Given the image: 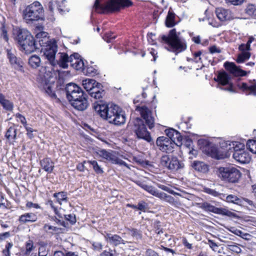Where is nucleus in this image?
<instances>
[{
	"label": "nucleus",
	"mask_w": 256,
	"mask_h": 256,
	"mask_svg": "<svg viewBox=\"0 0 256 256\" xmlns=\"http://www.w3.org/2000/svg\"><path fill=\"white\" fill-rule=\"evenodd\" d=\"M94 108L102 118L108 120L110 123L121 125L126 122L124 112L116 104H106L100 102V103H95Z\"/></svg>",
	"instance_id": "obj_1"
},
{
	"label": "nucleus",
	"mask_w": 256,
	"mask_h": 256,
	"mask_svg": "<svg viewBox=\"0 0 256 256\" xmlns=\"http://www.w3.org/2000/svg\"><path fill=\"white\" fill-rule=\"evenodd\" d=\"M160 42L166 44L165 48L168 50L176 54H178L186 48L185 41L178 36L175 29L171 30L168 36H162Z\"/></svg>",
	"instance_id": "obj_2"
},
{
	"label": "nucleus",
	"mask_w": 256,
	"mask_h": 256,
	"mask_svg": "<svg viewBox=\"0 0 256 256\" xmlns=\"http://www.w3.org/2000/svg\"><path fill=\"white\" fill-rule=\"evenodd\" d=\"M44 10L40 2H34L27 6L23 11V18L28 23H32L42 19L44 17Z\"/></svg>",
	"instance_id": "obj_3"
},
{
	"label": "nucleus",
	"mask_w": 256,
	"mask_h": 256,
	"mask_svg": "<svg viewBox=\"0 0 256 256\" xmlns=\"http://www.w3.org/2000/svg\"><path fill=\"white\" fill-rule=\"evenodd\" d=\"M41 47L40 51L43 53L45 58L52 66H56L60 64V54L62 52H59L56 56V53L58 51V46L54 40L40 46Z\"/></svg>",
	"instance_id": "obj_4"
},
{
	"label": "nucleus",
	"mask_w": 256,
	"mask_h": 256,
	"mask_svg": "<svg viewBox=\"0 0 256 256\" xmlns=\"http://www.w3.org/2000/svg\"><path fill=\"white\" fill-rule=\"evenodd\" d=\"M130 5L132 2L130 0H96L94 7L96 10L114 12Z\"/></svg>",
	"instance_id": "obj_5"
},
{
	"label": "nucleus",
	"mask_w": 256,
	"mask_h": 256,
	"mask_svg": "<svg viewBox=\"0 0 256 256\" xmlns=\"http://www.w3.org/2000/svg\"><path fill=\"white\" fill-rule=\"evenodd\" d=\"M56 80V78L51 72H46L44 74L40 75L38 86L50 97L56 98V94L53 91Z\"/></svg>",
	"instance_id": "obj_6"
},
{
	"label": "nucleus",
	"mask_w": 256,
	"mask_h": 256,
	"mask_svg": "<svg viewBox=\"0 0 256 256\" xmlns=\"http://www.w3.org/2000/svg\"><path fill=\"white\" fill-rule=\"evenodd\" d=\"M78 54L75 53L68 56L66 53H62L60 54V66L64 68H68V64L70 66L76 70H83L84 63Z\"/></svg>",
	"instance_id": "obj_7"
},
{
	"label": "nucleus",
	"mask_w": 256,
	"mask_h": 256,
	"mask_svg": "<svg viewBox=\"0 0 256 256\" xmlns=\"http://www.w3.org/2000/svg\"><path fill=\"white\" fill-rule=\"evenodd\" d=\"M229 148L226 150H231L233 152V158L237 162L242 163H248L250 160V156L248 152L244 149V146L236 142H228Z\"/></svg>",
	"instance_id": "obj_8"
},
{
	"label": "nucleus",
	"mask_w": 256,
	"mask_h": 256,
	"mask_svg": "<svg viewBox=\"0 0 256 256\" xmlns=\"http://www.w3.org/2000/svg\"><path fill=\"white\" fill-rule=\"evenodd\" d=\"M219 177L224 181L236 183L241 176L240 170L234 166L220 167Z\"/></svg>",
	"instance_id": "obj_9"
},
{
	"label": "nucleus",
	"mask_w": 256,
	"mask_h": 256,
	"mask_svg": "<svg viewBox=\"0 0 256 256\" xmlns=\"http://www.w3.org/2000/svg\"><path fill=\"white\" fill-rule=\"evenodd\" d=\"M160 164L162 167L172 172L178 171L184 167V163L177 157L167 154L161 157Z\"/></svg>",
	"instance_id": "obj_10"
},
{
	"label": "nucleus",
	"mask_w": 256,
	"mask_h": 256,
	"mask_svg": "<svg viewBox=\"0 0 256 256\" xmlns=\"http://www.w3.org/2000/svg\"><path fill=\"white\" fill-rule=\"evenodd\" d=\"M229 141H228L222 144V147L226 148L224 149V150H218L215 146H211L207 150L208 154L216 160H222L229 157L231 150H226L229 148Z\"/></svg>",
	"instance_id": "obj_11"
},
{
	"label": "nucleus",
	"mask_w": 256,
	"mask_h": 256,
	"mask_svg": "<svg viewBox=\"0 0 256 256\" xmlns=\"http://www.w3.org/2000/svg\"><path fill=\"white\" fill-rule=\"evenodd\" d=\"M134 130L138 138L144 139L148 142L151 140L150 134L147 130L146 126L141 118H137L135 120Z\"/></svg>",
	"instance_id": "obj_12"
},
{
	"label": "nucleus",
	"mask_w": 256,
	"mask_h": 256,
	"mask_svg": "<svg viewBox=\"0 0 256 256\" xmlns=\"http://www.w3.org/2000/svg\"><path fill=\"white\" fill-rule=\"evenodd\" d=\"M156 144L160 150L167 153L172 152L174 142L166 136H160L156 141Z\"/></svg>",
	"instance_id": "obj_13"
},
{
	"label": "nucleus",
	"mask_w": 256,
	"mask_h": 256,
	"mask_svg": "<svg viewBox=\"0 0 256 256\" xmlns=\"http://www.w3.org/2000/svg\"><path fill=\"white\" fill-rule=\"evenodd\" d=\"M20 50L24 52L26 54H30L36 50H39L38 44L32 36H29L24 42L19 44Z\"/></svg>",
	"instance_id": "obj_14"
},
{
	"label": "nucleus",
	"mask_w": 256,
	"mask_h": 256,
	"mask_svg": "<svg viewBox=\"0 0 256 256\" xmlns=\"http://www.w3.org/2000/svg\"><path fill=\"white\" fill-rule=\"evenodd\" d=\"M136 110L140 113L142 117L145 120L149 128H153L154 126V119L152 116V111L145 106H138Z\"/></svg>",
	"instance_id": "obj_15"
},
{
	"label": "nucleus",
	"mask_w": 256,
	"mask_h": 256,
	"mask_svg": "<svg viewBox=\"0 0 256 256\" xmlns=\"http://www.w3.org/2000/svg\"><path fill=\"white\" fill-rule=\"evenodd\" d=\"M66 90L67 98L70 102L74 98H76V97L78 95L82 96L83 92V91L80 86L72 83L66 84Z\"/></svg>",
	"instance_id": "obj_16"
},
{
	"label": "nucleus",
	"mask_w": 256,
	"mask_h": 256,
	"mask_svg": "<svg viewBox=\"0 0 256 256\" xmlns=\"http://www.w3.org/2000/svg\"><path fill=\"white\" fill-rule=\"evenodd\" d=\"M14 39L18 44H22L32 36V34L27 30L24 28H16L14 30Z\"/></svg>",
	"instance_id": "obj_17"
},
{
	"label": "nucleus",
	"mask_w": 256,
	"mask_h": 256,
	"mask_svg": "<svg viewBox=\"0 0 256 256\" xmlns=\"http://www.w3.org/2000/svg\"><path fill=\"white\" fill-rule=\"evenodd\" d=\"M105 240L109 244L114 246H118L120 244H126L124 241L120 236L118 234H113L110 233L105 232L103 234Z\"/></svg>",
	"instance_id": "obj_18"
},
{
	"label": "nucleus",
	"mask_w": 256,
	"mask_h": 256,
	"mask_svg": "<svg viewBox=\"0 0 256 256\" xmlns=\"http://www.w3.org/2000/svg\"><path fill=\"white\" fill-rule=\"evenodd\" d=\"M224 66L225 68L230 73L237 76H245L247 74V72L240 68L236 66L234 63L226 62Z\"/></svg>",
	"instance_id": "obj_19"
},
{
	"label": "nucleus",
	"mask_w": 256,
	"mask_h": 256,
	"mask_svg": "<svg viewBox=\"0 0 256 256\" xmlns=\"http://www.w3.org/2000/svg\"><path fill=\"white\" fill-rule=\"evenodd\" d=\"M216 14L217 18L222 22L228 20L232 18L231 11L222 8H218L216 10Z\"/></svg>",
	"instance_id": "obj_20"
},
{
	"label": "nucleus",
	"mask_w": 256,
	"mask_h": 256,
	"mask_svg": "<svg viewBox=\"0 0 256 256\" xmlns=\"http://www.w3.org/2000/svg\"><path fill=\"white\" fill-rule=\"evenodd\" d=\"M135 183L138 185L139 186L143 188L144 190L152 194L154 196H155L157 198H159L161 192H159L157 189L152 186L147 185L143 182L136 180L134 182Z\"/></svg>",
	"instance_id": "obj_21"
},
{
	"label": "nucleus",
	"mask_w": 256,
	"mask_h": 256,
	"mask_svg": "<svg viewBox=\"0 0 256 256\" xmlns=\"http://www.w3.org/2000/svg\"><path fill=\"white\" fill-rule=\"evenodd\" d=\"M38 218L36 214L28 212L22 214L19 217L18 220L20 223L25 224L28 222H34L37 220Z\"/></svg>",
	"instance_id": "obj_22"
},
{
	"label": "nucleus",
	"mask_w": 256,
	"mask_h": 256,
	"mask_svg": "<svg viewBox=\"0 0 256 256\" xmlns=\"http://www.w3.org/2000/svg\"><path fill=\"white\" fill-rule=\"evenodd\" d=\"M158 198L161 200L166 201L175 207H178L181 205V203L178 199H175L172 196L168 195L163 192H161Z\"/></svg>",
	"instance_id": "obj_23"
},
{
	"label": "nucleus",
	"mask_w": 256,
	"mask_h": 256,
	"mask_svg": "<svg viewBox=\"0 0 256 256\" xmlns=\"http://www.w3.org/2000/svg\"><path fill=\"white\" fill-rule=\"evenodd\" d=\"M239 88L246 95H254L256 96V83L248 86L245 82H242L239 85Z\"/></svg>",
	"instance_id": "obj_24"
},
{
	"label": "nucleus",
	"mask_w": 256,
	"mask_h": 256,
	"mask_svg": "<svg viewBox=\"0 0 256 256\" xmlns=\"http://www.w3.org/2000/svg\"><path fill=\"white\" fill-rule=\"evenodd\" d=\"M70 104L74 108L80 111L86 110L88 106L87 98H83V99L78 100H75V102H71Z\"/></svg>",
	"instance_id": "obj_25"
},
{
	"label": "nucleus",
	"mask_w": 256,
	"mask_h": 256,
	"mask_svg": "<svg viewBox=\"0 0 256 256\" xmlns=\"http://www.w3.org/2000/svg\"><path fill=\"white\" fill-rule=\"evenodd\" d=\"M40 165L42 168L48 173H51L54 168V162L50 158H44L40 161Z\"/></svg>",
	"instance_id": "obj_26"
},
{
	"label": "nucleus",
	"mask_w": 256,
	"mask_h": 256,
	"mask_svg": "<svg viewBox=\"0 0 256 256\" xmlns=\"http://www.w3.org/2000/svg\"><path fill=\"white\" fill-rule=\"evenodd\" d=\"M192 166L195 170L202 172H206L208 170V165L201 161H194L192 164Z\"/></svg>",
	"instance_id": "obj_27"
},
{
	"label": "nucleus",
	"mask_w": 256,
	"mask_h": 256,
	"mask_svg": "<svg viewBox=\"0 0 256 256\" xmlns=\"http://www.w3.org/2000/svg\"><path fill=\"white\" fill-rule=\"evenodd\" d=\"M36 39L38 40L40 46L48 44L52 41L49 39L48 34L44 32H41L36 35Z\"/></svg>",
	"instance_id": "obj_28"
},
{
	"label": "nucleus",
	"mask_w": 256,
	"mask_h": 256,
	"mask_svg": "<svg viewBox=\"0 0 256 256\" xmlns=\"http://www.w3.org/2000/svg\"><path fill=\"white\" fill-rule=\"evenodd\" d=\"M0 104L4 108L8 111H12L13 110L14 104L12 102L5 98L4 96L0 93Z\"/></svg>",
	"instance_id": "obj_29"
},
{
	"label": "nucleus",
	"mask_w": 256,
	"mask_h": 256,
	"mask_svg": "<svg viewBox=\"0 0 256 256\" xmlns=\"http://www.w3.org/2000/svg\"><path fill=\"white\" fill-rule=\"evenodd\" d=\"M175 18V14L169 10L166 20V26L168 28L174 26L176 24Z\"/></svg>",
	"instance_id": "obj_30"
},
{
	"label": "nucleus",
	"mask_w": 256,
	"mask_h": 256,
	"mask_svg": "<svg viewBox=\"0 0 256 256\" xmlns=\"http://www.w3.org/2000/svg\"><path fill=\"white\" fill-rule=\"evenodd\" d=\"M40 56L36 55H33L31 56L28 60V64L34 68H36L40 66Z\"/></svg>",
	"instance_id": "obj_31"
},
{
	"label": "nucleus",
	"mask_w": 256,
	"mask_h": 256,
	"mask_svg": "<svg viewBox=\"0 0 256 256\" xmlns=\"http://www.w3.org/2000/svg\"><path fill=\"white\" fill-rule=\"evenodd\" d=\"M97 153L100 157H102L107 161L112 162L114 155L111 152H108L105 150H98Z\"/></svg>",
	"instance_id": "obj_32"
},
{
	"label": "nucleus",
	"mask_w": 256,
	"mask_h": 256,
	"mask_svg": "<svg viewBox=\"0 0 256 256\" xmlns=\"http://www.w3.org/2000/svg\"><path fill=\"white\" fill-rule=\"evenodd\" d=\"M96 81L94 79L87 78L82 80V86L88 92L94 88V86L96 84Z\"/></svg>",
	"instance_id": "obj_33"
},
{
	"label": "nucleus",
	"mask_w": 256,
	"mask_h": 256,
	"mask_svg": "<svg viewBox=\"0 0 256 256\" xmlns=\"http://www.w3.org/2000/svg\"><path fill=\"white\" fill-rule=\"evenodd\" d=\"M16 136V130L14 126L10 127L6 130L5 136L8 140H15Z\"/></svg>",
	"instance_id": "obj_34"
},
{
	"label": "nucleus",
	"mask_w": 256,
	"mask_h": 256,
	"mask_svg": "<svg viewBox=\"0 0 256 256\" xmlns=\"http://www.w3.org/2000/svg\"><path fill=\"white\" fill-rule=\"evenodd\" d=\"M7 56L12 64H16L18 66L20 65V60L17 58L14 54L12 52V50H7Z\"/></svg>",
	"instance_id": "obj_35"
},
{
	"label": "nucleus",
	"mask_w": 256,
	"mask_h": 256,
	"mask_svg": "<svg viewBox=\"0 0 256 256\" xmlns=\"http://www.w3.org/2000/svg\"><path fill=\"white\" fill-rule=\"evenodd\" d=\"M54 196L56 198L57 202L62 204V202H68L67 193L64 192H56L54 194Z\"/></svg>",
	"instance_id": "obj_36"
},
{
	"label": "nucleus",
	"mask_w": 256,
	"mask_h": 256,
	"mask_svg": "<svg viewBox=\"0 0 256 256\" xmlns=\"http://www.w3.org/2000/svg\"><path fill=\"white\" fill-rule=\"evenodd\" d=\"M218 79L221 84L224 86L228 84L230 76L226 72H222L218 74Z\"/></svg>",
	"instance_id": "obj_37"
},
{
	"label": "nucleus",
	"mask_w": 256,
	"mask_h": 256,
	"mask_svg": "<svg viewBox=\"0 0 256 256\" xmlns=\"http://www.w3.org/2000/svg\"><path fill=\"white\" fill-rule=\"evenodd\" d=\"M226 200L228 202H232L234 204L241 205L242 204V199L239 198L234 194H230L226 197Z\"/></svg>",
	"instance_id": "obj_38"
},
{
	"label": "nucleus",
	"mask_w": 256,
	"mask_h": 256,
	"mask_svg": "<svg viewBox=\"0 0 256 256\" xmlns=\"http://www.w3.org/2000/svg\"><path fill=\"white\" fill-rule=\"evenodd\" d=\"M44 230L46 232L52 234H58L60 232L61 228L56 226H50L48 224H45L44 226Z\"/></svg>",
	"instance_id": "obj_39"
},
{
	"label": "nucleus",
	"mask_w": 256,
	"mask_h": 256,
	"mask_svg": "<svg viewBox=\"0 0 256 256\" xmlns=\"http://www.w3.org/2000/svg\"><path fill=\"white\" fill-rule=\"evenodd\" d=\"M250 56V54L248 52H242L238 56L236 62L238 63H242L244 61L248 60Z\"/></svg>",
	"instance_id": "obj_40"
},
{
	"label": "nucleus",
	"mask_w": 256,
	"mask_h": 256,
	"mask_svg": "<svg viewBox=\"0 0 256 256\" xmlns=\"http://www.w3.org/2000/svg\"><path fill=\"white\" fill-rule=\"evenodd\" d=\"M226 248L229 250L236 254H240L242 252V249L237 244L231 242L230 244L226 245Z\"/></svg>",
	"instance_id": "obj_41"
},
{
	"label": "nucleus",
	"mask_w": 256,
	"mask_h": 256,
	"mask_svg": "<svg viewBox=\"0 0 256 256\" xmlns=\"http://www.w3.org/2000/svg\"><path fill=\"white\" fill-rule=\"evenodd\" d=\"M201 208L204 210H205L212 212L214 213L218 212L217 208L207 202L202 203L201 205Z\"/></svg>",
	"instance_id": "obj_42"
},
{
	"label": "nucleus",
	"mask_w": 256,
	"mask_h": 256,
	"mask_svg": "<svg viewBox=\"0 0 256 256\" xmlns=\"http://www.w3.org/2000/svg\"><path fill=\"white\" fill-rule=\"evenodd\" d=\"M128 234L136 240L141 239L142 238V232L135 228L129 229Z\"/></svg>",
	"instance_id": "obj_43"
},
{
	"label": "nucleus",
	"mask_w": 256,
	"mask_h": 256,
	"mask_svg": "<svg viewBox=\"0 0 256 256\" xmlns=\"http://www.w3.org/2000/svg\"><path fill=\"white\" fill-rule=\"evenodd\" d=\"M245 12L250 16H256V6L254 4H248L246 8Z\"/></svg>",
	"instance_id": "obj_44"
},
{
	"label": "nucleus",
	"mask_w": 256,
	"mask_h": 256,
	"mask_svg": "<svg viewBox=\"0 0 256 256\" xmlns=\"http://www.w3.org/2000/svg\"><path fill=\"white\" fill-rule=\"evenodd\" d=\"M174 134H174V137H172V138L170 139V140H172V142H174V146H178L181 144L182 137L180 135V134L177 130L176 131Z\"/></svg>",
	"instance_id": "obj_45"
},
{
	"label": "nucleus",
	"mask_w": 256,
	"mask_h": 256,
	"mask_svg": "<svg viewBox=\"0 0 256 256\" xmlns=\"http://www.w3.org/2000/svg\"><path fill=\"white\" fill-rule=\"evenodd\" d=\"M89 163L92 166L94 172L98 174H102L104 171L102 168L98 164V162L96 160L89 161Z\"/></svg>",
	"instance_id": "obj_46"
},
{
	"label": "nucleus",
	"mask_w": 256,
	"mask_h": 256,
	"mask_svg": "<svg viewBox=\"0 0 256 256\" xmlns=\"http://www.w3.org/2000/svg\"><path fill=\"white\" fill-rule=\"evenodd\" d=\"M248 148L252 152L256 154V140H248L246 144Z\"/></svg>",
	"instance_id": "obj_47"
},
{
	"label": "nucleus",
	"mask_w": 256,
	"mask_h": 256,
	"mask_svg": "<svg viewBox=\"0 0 256 256\" xmlns=\"http://www.w3.org/2000/svg\"><path fill=\"white\" fill-rule=\"evenodd\" d=\"M26 255H28L34 249V242L32 240H29L26 242Z\"/></svg>",
	"instance_id": "obj_48"
},
{
	"label": "nucleus",
	"mask_w": 256,
	"mask_h": 256,
	"mask_svg": "<svg viewBox=\"0 0 256 256\" xmlns=\"http://www.w3.org/2000/svg\"><path fill=\"white\" fill-rule=\"evenodd\" d=\"M174 196H178L182 198H186L187 200H190V198H192V195L186 191H184L182 192H178L174 191V194H173Z\"/></svg>",
	"instance_id": "obj_49"
},
{
	"label": "nucleus",
	"mask_w": 256,
	"mask_h": 256,
	"mask_svg": "<svg viewBox=\"0 0 256 256\" xmlns=\"http://www.w3.org/2000/svg\"><path fill=\"white\" fill-rule=\"evenodd\" d=\"M13 246V244L11 242H8L6 246V248L2 250L3 256H10V250Z\"/></svg>",
	"instance_id": "obj_50"
},
{
	"label": "nucleus",
	"mask_w": 256,
	"mask_h": 256,
	"mask_svg": "<svg viewBox=\"0 0 256 256\" xmlns=\"http://www.w3.org/2000/svg\"><path fill=\"white\" fill-rule=\"evenodd\" d=\"M101 86L102 85L96 82V84L94 86V88H92L88 92L89 94L91 96L102 90L101 89H100Z\"/></svg>",
	"instance_id": "obj_51"
},
{
	"label": "nucleus",
	"mask_w": 256,
	"mask_h": 256,
	"mask_svg": "<svg viewBox=\"0 0 256 256\" xmlns=\"http://www.w3.org/2000/svg\"><path fill=\"white\" fill-rule=\"evenodd\" d=\"M118 254L115 250L110 249L109 250H104L101 254L100 256H118Z\"/></svg>",
	"instance_id": "obj_52"
},
{
	"label": "nucleus",
	"mask_w": 256,
	"mask_h": 256,
	"mask_svg": "<svg viewBox=\"0 0 256 256\" xmlns=\"http://www.w3.org/2000/svg\"><path fill=\"white\" fill-rule=\"evenodd\" d=\"M137 209L142 212H146L148 210V204L144 201H142L138 204Z\"/></svg>",
	"instance_id": "obj_53"
},
{
	"label": "nucleus",
	"mask_w": 256,
	"mask_h": 256,
	"mask_svg": "<svg viewBox=\"0 0 256 256\" xmlns=\"http://www.w3.org/2000/svg\"><path fill=\"white\" fill-rule=\"evenodd\" d=\"M112 163L115 164H118L120 166H124L126 167H128V164H126V162L123 161L122 160L117 158L114 155V156Z\"/></svg>",
	"instance_id": "obj_54"
},
{
	"label": "nucleus",
	"mask_w": 256,
	"mask_h": 256,
	"mask_svg": "<svg viewBox=\"0 0 256 256\" xmlns=\"http://www.w3.org/2000/svg\"><path fill=\"white\" fill-rule=\"evenodd\" d=\"M58 6V2L56 1H50L48 4V10L52 12H54L55 10H56Z\"/></svg>",
	"instance_id": "obj_55"
},
{
	"label": "nucleus",
	"mask_w": 256,
	"mask_h": 256,
	"mask_svg": "<svg viewBox=\"0 0 256 256\" xmlns=\"http://www.w3.org/2000/svg\"><path fill=\"white\" fill-rule=\"evenodd\" d=\"M206 243L214 251H218V246L214 240L208 239Z\"/></svg>",
	"instance_id": "obj_56"
},
{
	"label": "nucleus",
	"mask_w": 256,
	"mask_h": 256,
	"mask_svg": "<svg viewBox=\"0 0 256 256\" xmlns=\"http://www.w3.org/2000/svg\"><path fill=\"white\" fill-rule=\"evenodd\" d=\"M176 130H174V128H169L166 129L165 130V133L167 136H166L167 138H169L170 139H171L172 137H174V134H175Z\"/></svg>",
	"instance_id": "obj_57"
},
{
	"label": "nucleus",
	"mask_w": 256,
	"mask_h": 256,
	"mask_svg": "<svg viewBox=\"0 0 256 256\" xmlns=\"http://www.w3.org/2000/svg\"><path fill=\"white\" fill-rule=\"evenodd\" d=\"M158 186L160 188L164 191H166L172 194H174V190H173L170 188L169 187H168L165 185H163V184H158Z\"/></svg>",
	"instance_id": "obj_58"
},
{
	"label": "nucleus",
	"mask_w": 256,
	"mask_h": 256,
	"mask_svg": "<svg viewBox=\"0 0 256 256\" xmlns=\"http://www.w3.org/2000/svg\"><path fill=\"white\" fill-rule=\"evenodd\" d=\"M238 49L242 52H248L250 50V46L247 43L246 44H242L239 46Z\"/></svg>",
	"instance_id": "obj_59"
},
{
	"label": "nucleus",
	"mask_w": 256,
	"mask_h": 256,
	"mask_svg": "<svg viewBox=\"0 0 256 256\" xmlns=\"http://www.w3.org/2000/svg\"><path fill=\"white\" fill-rule=\"evenodd\" d=\"M15 116L16 118L18 119V120L24 125H24H26V124H27V122H26V118L22 114H21L19 113H18V114H16Z\"/></svg>",
	"instance_id": "obj_60"
},
{
	"label": "nucleus",
	"mask_w": 256,
	"mask_h": 256,
	"mask_svg": "<svg viewBox=\"0 0 256 256\" xmlns=\"http://www.w3.org/2000/svg\"><path fill=\"white\" fill-rule=\"evenodd\" d=\"M244 0H226L227 4H230L234 6H239L242 4Z\"/></svg>",
	"instance_id": "obj_61"
},
{
	"label": "nucleus",
	"mask_w": 256,
	"mask_h": 256,
	"mask_svg": "<svg viewBox=\"0 0 256 256\" xmlns=\"http://www.w3.org/2000/svg\"><path fill=\"white\" fill-rule=\"evenodd\" d=\"M65 218L69 221L72 224H74L76 222L75 216L72 214L64 215Z\"/></svg>",
	"instance_id": "obj_62"
},
{
	"label": "nucleus",
	"mask_w": 256,
	"mask_h": 256,
	"mask_svg": "<svg viewBox=\"0 0 256 256\" xmlns=\"http://www.w3.org/2000/svg\"><path fill=\"white\" fill-rule=\"evenodd\" d=\"M104 90H101V91L97 92L96 94L91 95L90 96L96 100H100L102 98V96H104Z\"/></svg>",
	"instance_id": "obj_63"
},
{
	"label": "nucleus",
	"mask_w": 256,
	"mask_h": 256,
	"mask_svg": "<svg viewBox=\"0 0 256 256\" xmlns=\"http://www.w3.org/2000/svg\"><path fill=\"white\" fill-rule=\"evenodd\" d=\"M48 252L44 246H41L39 248L38 256H46Z\"/></svg>",
	"instance_id": "obj_64"
}]
</instances>
